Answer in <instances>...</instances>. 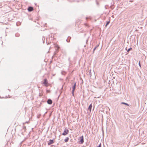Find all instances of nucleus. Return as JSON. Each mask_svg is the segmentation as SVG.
Listing matches in <instances>:
<instances>
[{
    "label": "nucleus",
    "instance_id": "13",
    "mask_svg": "<svg viewBox=\"0 0 147 147\" xmlns=\"http://www.w3.org/2000/svg\"><path fill=\"white\" fill-rule=\"evenodd\" d=\"M99 46V45L96 46L94 49H93V53H94V52L95 51V50L98 47V46Z\"/></svg>",
    "mask_w": 147,
    "mask_h": 147
},
{
    "label": "nucleus",
    "instance_id": "20",
    "mask_svg": "<svg viewBox=\"0 0 147 147\" xmlns=\"http://www.w3.org/2000/svg\"><path fill=\"white\" fill-rule=\"evenodd\" d=\"M20 22H17V23H16V25H17V26H18V24H20Z\"/></svg>",
    "mask_w": 147,
    "mask_h": 147
},
{
    "label": "nucleus",
    "instance_id": "5",
    "mask_svg": "<svg viewBox=\"0 0 147 147\" xmlns=\"http://www.w3.org/2000/svg\"><path fill=\"white\" fill-rule=\"evenodd\" d=\"M33 10V8L31 6L29 7L28 8V10L29 12H31Z\"/></svg>",
    "mask_w": 147,
    "mask_h": 147
},
{
    "label": "nucleus",
    "instance_id": "7",
    "mask_svg": "<svg viewBox=\"0 0 147 147\" xmlns=\"http://www.w3.org/2000/svg\"><path fill=\"white\" fill-rule=\"evenodd\" d=\"M54 142V140H50L49 142L48 143V145H50L53 144Z\"/></svg>",
    "mask_w": 147,
    "mask_h": 147
},
{
    "label": "nucleus",
    "instance_id": "3",
    "mask_svg": "<svg viewBox=\"0 0 147 147\" xmlns=\"http://www.w3.org/2000/svg\"><path fill=\"white\" fill-rule=\"evenodd\" d=\"M69 131L68 129H65L62 135L63 136H65L68 133Z\"/></svg>",
    "mask_w": 147,
    "mask_h": 147
},
{
    "label": "nucleus",
    "instance_id": "4",
    "mask_svg": "<svg viewBox=\"0 0 147 147\" xmlns=\"http://www.w3.org/2000/svg\"><path fill=\"white\" fill-rule=\"evenodd\" d=\"M43 84L45 85V86H48V81L47 79H45L43 80Z\"/></svg>",
    "mask_w": 147,
    "mask_h": 147
},
{
    "label": "nucleus",
    "instance_id": "17",
    "mask_svg": "<svg viewBox=\"0 0 147 147\" xmlns=\"http://www.w3.org/2000/svg\"><path fill=\"white\" fill-rule=\"evenodd\" d=\"M97 147H101V144L100 143L99 145L97 146Z\"/></svg>",
    "mask_w": 147,
    "mask_h": 147
},
{
    "label": "nucleus",
    "instance_id": "12",
    "mask_svg": "<svg viewBox=\"0 0 147 147\" xmlns=\"http://www.w3.org/2000/svg\"><path fill=\"white\" fill-rule=\"evenodd\" d=\"M69 140V138L68 137H66L64 140V141L65 142H67Z\"/></svg>",
    "mask_w": 147,
    "mask_h": 147
},
{
    "label": "nucleus",
    "instance_id": "14",
    "mask_svg": "<svg viewBox=\"0 0 147 147\" xmlns=\"http://www.w3.org/2000/svg\"><path fill=\"white\" fill-rule=\"evenodd\" d=\"M110 21H108L107 22L105 26L106 27L110 23Z\"/></svg>",
    "mask_w": 147,
    "mask_h": 147
},
{
    "label": "nucleus",
    "instance_id": "11",
    "mask_svg": "<svg viewBox=\"0 0 147 147\" xmlns=\"http://www.w3.org/2000/svg\"><path fill=\"white\" fill-rule=\"evenodd\" d=\"M121 104H124L125 105H126L128 106H129V105L127 103H125V102H121Z\"/></svg>",
    "mask_w": 147,
    "mask_h": 147
},
{
    "label": "nucleus",
    "instance_id": "15",
    "mask_svg": "<svg viewBox=\"0 0 147 147\" xmlns=\"http://www.w3.org/2000/svg\"><path fill=\"white\" fill-rule=\"evenodd\" d=\"M132 50V48L131 47L130 48H129L127 50V52H129V51H130L131 50Z\"/></svg>",
    "mask_w": 147,
    "mask_h": 147
},
{
    "label": "nucleus",
    "instance_id": "16",
    "mask_svg": "<svg viewBox=\"0 0 147 147\" xmlns=\"http://www.w3.org/2000/svg\"><path fill=\"white\" fill-rule=\"evenodd\" d=\"M58 53V51H56L54 53V55H55L57 53Z\"/></svg>",
    "mask_w": 147,
    "mask_h": 147
},
{
    "label": "nucleus",
    "instance_id": "10",
    "mask_svg": "<svg viewBox=\"0 0 147 147\" xmlns=\"http://www.w3.org/2000/svg\"><path fill=\"white\" fill-rule=\"evenodd\" d=\"M71 39V37L70 36H68L67 38L66 39V41L68 42H69Z\"/></svg>",
    "mask_w": 147,
    "mask_h": 147
},
{
    "label": "nucleus",
    "instance_id": "8",
    "mask_svg": "<svg viewBox=\"0 0 147 147\" xmlns=\"http://www.w3.org/2000/svg\"><path fill=\"white\" fill-rule=\"evenodd\" d=\"M92 104H91L89 106V107L88 108V110L90 111V112H91L92 108Z\"/></svg>",
    "mask_w": 147,
    "mask_h": 147
},
{
    "label": "nucleus",
    "instance_id": "2",
    "mask_svg": "<svg viewBox=\"0 0 147 147\" xmlns=\"http://www.w3.org/2000/svg\"><path fill=\"white\" fill-rule=\"evenodd\" d=\"M76 82H75L72 86V90L71 91V93L73 96H74V92L76 89Z\"/></svg>",
    "mask_w": 147,
    "mask_h": 147
},
{
    "label": "nucleus",
    "instance_id": "21",
    "mask_svg": "<svg viewBox=\"0 0 147 147\" xmlns=\"http://www.w3.org/2000/svg\"><path fill=\"white\" fill-rule=\"evenodd\" d=\"M87 18H86V19H87Z\"/></svg>",
    "mask_w": 147,
    "mask_h": 147
},
{
    "label": "nucleus",
    "instance_id": "1",
    "mask_svg": "<svg viewBox=\"0 0 147 147\" xmlns=\"http://www.w3.org/2000/svg\"><path fill=\"white\" fill-rule=\"evenodd\" d=\"M79 141L78 143L79 144H82L84 142V137L82 136L80 137L79 139Z\"/></svg>",
    "mask_w": 147,
    "mask_h": 147
},
{
    "label": "nucleus",
    "instance_id": "18",
    "mask_svg": "<svg viewBox=\"0 0 147 147\" xmlns=\"http://www.w3.org/2000/svg\"><path fill=\"white\" fill-rule=\"evenodd\" d=\"M139 66L140 67H141V64H140V62L139 61Z\"/></svg>",
    "mask_w": 147,
    "mask_h": 147
},
{
    "label": "nucleus",
    "instance_id": "19",
    "mask_svg": "<svg viewBox=\"0 0 147 147\" xmlns=\"http://www.w3.org/2000/svg\"><path fill=\"white\" fill-rule=\"evenodd\" d=\"M26 127L25 126H24L23 127V129H24V130H26Z\"/></svg>",
    "mask_w": 147,
    "mask_h": 147
},
{
    "label": "nucleus",
    "instance_id": "6",
    "mask_svg": "<svg viewBox=\"0 0 147 147\" xmlns=\"http://www.w3.org/2000/svg\"><path fill=\"white\" fill-rule=\"evenodd\" d=\"M47 102L48 104L51 105L52 103L53 102L51 99H49L47 100Z\"/></svg>",
    "mask_w": 147,
    "mask_h": 147
},
{
    "label": "nucleus",
    "instance_id": "9",
    "mask_svg": "<svg viewBox=\"0 0 147 147\" xmlns=\"http://www.w3.org/2000/svg\"><path fill=\"white\" fill-rule=\"evenodd\" d=\"M55 47L56 51L58 52V50H59V49H60V47L57 45H56L55 46Z\"/></svg>",
    "mask_w": 147,
    "mask_h": 147
}]
</instances>
